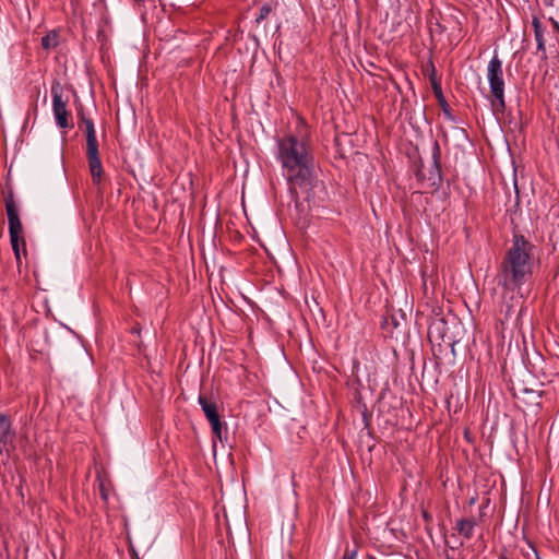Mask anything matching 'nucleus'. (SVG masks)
<instances>
[{
    "instance_id": "nucleus-27",
    "label": "nucleus",
    "mask_w": 559,
    "mask_h": 559,
    "mask_svg": "<svg viewBox=\"0 0 559 559\" xmlns=\"http://www.w3.org/2000/svg\"><path fill=\"white\" fill-rule=\"evenodd\" d=\"M132 559H140L136 552H133Z\"/></svg>"
},
{
    "instance_id": "nucleus-11",
    "label": "nucleus",
    "mask_w": 559,
    "mask_h": 559,
    "mask_svg": "<svg viewBox=\"0 0 559 559\" xmlns=\"http://www.w3.org/2000/svg\"><path fill=\"white\" fill-rule=\"evenodd\" d=\"M432 92H433V95L436 96V98L438 100L439 106L442 109V112H443L444 117L448 120L454 121L455 119H454V116L452 115V110H451V108H450V106H449V104L445 100V97L443 95L441 83L440 82H436L435 79L432 80Z\"/></svg>"
},
{
    "instance_id": "nucleus-28",
    "label": "nucleus",
    "mask_w": 559,
    "mask_h": 559,
    "mask_svg": "<svg viewBox=\"0 0 559 559\" xmlns=\"http://www.w3.org/2000/svg\"><path fill=\"white\" fill-rule=\"evenodd\" d=\"M417 176L418 177L420 176L421 178H424V176L421 175L420 170H418Z\"/></svg>"
},
{
    "instance_id": "nucleus-14",
    "label": "nucleus",
    "mask_w": 559,
    "mask_h": 559,
    "mask_svg": "<svg viewBox=\"0 0 559 559\" xmlns=\"http://www.w3.org/2000/svg\"><path fill=\"white\" fill-rule=\"evenodd\" d=\"M532 25L534 28L535 39L537 41V49L540 51H545V40L540 20L537 16H534Z\"/></svg>"
},
{
    "instance_id": "nucleus-3",
    "label": "nucleus",
    "mask_w": 559,
    "mask_h": 559,
    "mask_svg": "<svg viewBox=\"0 0 559 559\" xmlns=\"http://www.w3.org/2000/svg\"><path fill=\"white\" fill-rule=\"evenodd\" d=\"M4 204L8 215L10 242L16 264L20 266L22 262V254L26 257L27 250L26 240L23 235V225L19 216L17 206L15 204L14 193L12 190H9L8 193H5Z\"/></svg>"
},
{
    "instance_id": "nucleus-17",
    "label": "nucleus",
    "mask_w": 559,
    "mask_h": 559,
    "mask_svg": "<svg viewBox=\"0 0 559 559\" xmlns=\"http://www.w3.org/2000/svg\"><path fill=\"white\" fill-rule=\"evenodd\" d=\"M272 12V8L270 4L265 3L260 8V12L258 16L255 17V23L260 24L262 21H264L269 14Z\"/></svg>"
},
{
    "instance_id": "nucleus-25",
    "label": "nucleus",
    "mask_w": 559,
    "mask_h": 559,
    "mask_svg": "<svg viewBox=\"0 0 559 559\" xmlns=\"http://www.w3.org/2000/svg\"><path fill=\"white\" fill-rule=\"evenodd\" d=\"M423 518L426 520V521H430L431 520V516L428 512L424 511L423 512Z\"/></svg>"
},
{
    "instance_id": "nucleus-2",
    "label": "nucleus",
    "mask_w": 559,
    "mask_h": 559,
    "mask_svg": "<svg viewBox=\"0 0 559 559\" xmlns=\"http://www.w3.org/2000/svg\"><path fill=\"white\" fill-rule=\"evenodd\" d=\"M534 249L535 246L522 234H513L511 247L507 250L497 274L504 298L508 293L520 289L532 276Z\"/></svg>"
},
{
    "instance_id": "nucleus-6",
    "label": "nucleus",
    "mask_w": 559,
    "mask_h": 559,
    "mask_svg": "<svg viewBox=\"0 0 559 559\" xmlns=\"http://www.w3.org/2000/svg\"><path fill=\"white\" fill-rule=\"evenodd\" d=\"M199 404L209 420L213 435L221 441L227 439V435L225 437L223 436V431H227V425L226 423H223L221 420V415L218 413V407L216 402L213 400L212 396L207 395H200L199 396Z\"/></svg>"
},
{
    "instance_id": "nucleus-24",
    "label": "nucleus",
    "mask_w": 559,
    "mask_h": 559,
    "mask_svg": "<svg viewBox=\"0 0 559 559\" xmlns=\"http://www.w3.org/2000/svg\"><path fill=\"white\" fill-rule=\"evenodd\" d=\"M499 559H514V558L510 557L506 551H503L499 555Z\"/></svg>"
},
{
    "instance_id": "nucleus-12",
    "label": "nucleus",
    "mask_w": 559,
    "mask_h": 559,
    "mask_svg": "<svg viewBox=\"0 0 559 559\" xmlns=\"http://www.w3.org/2000/svg\"><path fill=\"white\" fill-rule=\"evenodd\" d=\"M479 522L476 519H460L456 521L455 530L457 533L466 539H471L474 535L475 526Z\"/></svg>"
},
{
    "instance_id": "nucleus-4",
    "label": "nucleus",
    "mask_w": 559,
    "mask_h": 559,
    "mask_svg": "<svg viewBox=\"0 0 559 559\" xmlns=\"http://www.w3.org/2000/svg\"><path fill=\"white\" fill-rule=\"evenodd\" d=\"M487 78L490 86V93L492 95V108L495 111L502 112L506 109L504 80L502 61L499 59L497 53L493 55L488 63Z\"/></svg>"
},
{
    "instance_id": "nucleus-21",
    "label": "nucleus",
    "mask_w": 559,
    "mask_h": 559,
    "mask_svg": "<svg viewBox=\"0 0 559 559\" xmlns=\"http://www.w3.org/2000/svg\"><path fill=\"white\" fill-rule=\"evenodd\" d=\"M99 490H100V496H102V498H103L104 500H107L108 496H107V491H106V489H105L104 484H100V486H99Z\"/></svg>"
},
{
    "instance_id": "nucleus-15",
    "label": "nucleus",
    "mask_w": 559,
    "mask_h": 559,
    "mask_svg": "<svg viewBox=\"0 0 559 559\" xmlns=\"http://www.w3.org/2000/svg\"><path fill=\"white\" fill-rule=\"evenodd\" d=\"M41 46L44 49H51L58 46V34L50 32L41 37Z\"/></svg>"
},
{
    "instance_id": "nucleus-5",
    "label": "nucleus",
    "mask_w": 559,
    "mask_h": 559,
    "mask_svg": "<svg viewBox=\"0 0 559 559\" xmlns=\"http://www.w3.org/2000/svg\"><path fill=\"white\" fill-rule=\"evenodd\" d=\"M456 318L435 317L428 328V337L431 343L445 344L447 346L453 347L456 340L454 333L451 331L450 325H456Z\"/></svg>"
},
{
    "instance_id": "nucleus-19",
    "label": "nucleus",
    "mask_w": 559,
    "mask_h": 559,
    "mask_svg": "<svg viewBox=\"0 0 559 559\" xmlns=\"http://www.w3.org/2000/svg\"><path fill=\"white\" fill-rule=\"evenodd\" d=\"M427 72L431 84L433 79L436 82H440V80L437 78L436 67L431 60H429L427 63Z\"/></svg>"
},
{
    "instance_id": "nucleus-8",
    "label": "nucleus",
    "mask_w": 559,
    "mask_h": 559,
    "mask_svg": "<svg viewBox=\"0 0 559 559\" xmlns=\"http://www.w3.org/2000/svg\"><path fill=\"white\" fill-rule=\"evenodd\" d=\"M52 95V109L56 118L57 126L61 129L69 128L68 116L69 112L67 110V100L62 99V96L59 91V85H53L51 87Z\"/></svg>"
},
{
    "instance_id": "nucleus-1",
    "label": "nucleus",
    "mask_w": 559,
    "mask_h": 559,
    "mask_svg": "<svg viewBox=\"0 0 559 559\" xmlns=\"http://www.w3.org/2000/svg\"><path fill=\"white\" fill-rule=\"evenodd\" d=\"M276 159L281 164L292 199L309 200L317 183L316 165L311 142L307 135L286 134L276 139Z\"/></svg>"
},
{
    "instance_id": "nucleus-10",
    "label": "nucleus",
    "mask_w": 559,
    "mask_h": 559,
    "mask_svg": "<svg viewBox=\"0 0 559 559\" xmlns=\"http://www.w3.org/2000/svg\"><path fill=\"white\" fill-rule=\"evenodd\" d=\"M432 165L429 171L428 179L431 181V186H440L442 181L441 177V148L438 141L432 142L431 148Z\"/></svg>"
},
{
    "instance_id": "nucleus-13",
    "label": "nucleus",
    "mask_w": 559,
    "mask_h": 559,
    "mask_svg": "<svg viewBox=\"0 0 559 559\" xmlns=\"http://www.w3.org/2000/svg\"><path fill=\"white\" fill-rule=\"evenodd\" d=\"M78 118H79V127L81 128L82 124L85 126V134L86 140L87 139H95L96 138V131L94 127V122L92 119L85 117L82 109L78 110Z\"/></svg>"
},
{
    "instance_id": "nucleus-22",
    "label": "nucleus",
    "mask_w": 559,
    "mask_h": 559,
    "mask_svg": "<svg viewBox=\"0 0 559 559\" xmlns=\"http://www.w3.org/2000/svg\"><path fill=\"white\" fill-rule=\"evenodd\" d=\"M525 393L535 394L537 399L542 396V392H536L534 390L524 389Z\"/></svg>"
},
{
    "instance_id": "nucleus-9",
    "label": "nucleus",
    "mask_w": 559,
    "mask_h": 559,
    "mask_svg": "<svg viewBox=\"0 0 559 559\" xmlns=\"http://www.w3.org/2000/svg\"><path fill=\"white\" fill-rule=\"evenodd\" d=\"M15 431L12 428L11 418L0 412V453L9 451V447H13Z\"/></svg>"
},
{
    "instance_id": "nucleus-23",
    "label": "nucleus",
    "mask_w": 559,
    "mask_h": 559,
    "mask_svg": "<svg viewBox=\"0 0 559 559\" xmlns=\"http://www.w3.org/2000/svg\"><path fill=\"white\" fill-rule=\"evenodd\" d=\"M544 5L546 7H552L555 0H540Z\"/></svg>"
},
{
    "instance_id": "nucleus-7",
    "label": "nucleus",
    "mask_w": 559,
    "mask_h": 559,
    "mask_svg": "<svg viewBox=\"0 0 559 559\" xmlns=\"http://www.w3.org/2000/svg\"><path fill=\"white\" fill-rule=\"evenodd\" d=\"M86 157L93 183L99 185L103 179V165L99 158L97 138L86 140Z\"/></svg>"
},
{
    "instance_id": "nucleus-20",
    "label": "nucleus",
    "mask_w": 559,
    "mask_h": 559,
    "mask_svg": "<svg viewBox=\"0 0 559 559\" xmlns=\"http://www.w3.org/2000/svg\"><path fill=\"white\" fill-rule=\"evenodd\" d=\"M356 555H357V552L355 550L350 551V550L346 549L344 551L342 559H356Z\"/></svg>"
},
{
    "instance_id": "nucleus-16",
    "label": "nucleus",
    "mask_w": 559,
    "mask_h": 559,
    "mask_svg": "<svg viewBox=\"0 0 559 559\" xmlns=\"http://www.w3.org/2000/svg\"><path fill=\"white\" fill-rule=\"evenodd\" d=\"M520 302V298H516L515 304L506 301L500 308V313L503 314L506 320H509L516 312V305Z\"/></svg>"
},
{
    "instance_id": "nucleus-18",
    "label": "nucleus",
    "mask_w": 559,
    "mask_h": 559,
    "mask_svg": "<svg viewBox=\"0 0 559 559\" xmlns=\"http://www.w3.org/2000/svg\"><path fill=\"white\" fill-rule=\"evenodd\" d=\"M489 503H490V499L489 498H485L479 507V510H478V519L477 521L479 523L483 522L484 518L486 516V510L487 508L489 507Z\"/></svg>"
},
{
    "instance_id": "nucleus-26",
    "label": "nucleus",
    "mask_w": 559,
    "mask_h": 559,
    "mask_svg": "<svg viewBox=\"0 0 559 559\" xmlns=\"http://www.w3.org/2000/svg\"><path fill=\"white\" fill-rule=\"evenodd\" d=\"M476 500H477V497H472V498L469 499V501H468V504H469V506H473V504L476 502Z\"/></svg>"
}]
</instances>
